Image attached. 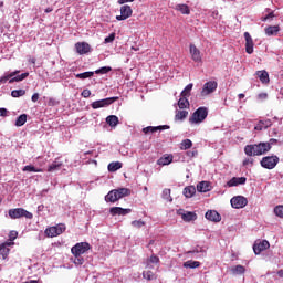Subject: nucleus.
<instances>
[{"mask_svg": "<svg viewBox=\"0 0 283 283\" xmlns=\"http://www.w3.org/2000/svg\"><path fill=\"white\" fill-rule=\"evenodd\" d=\"M132 227H135V229H143V227H145V221L143 220L132 221Z\"/></svg>", "mask_w": 283, "mask_h": 283, "instance_id": "49530a36", "label": "nucleus"}, {"mask_svg": "<svg viewBox=\"0 0 283 283\" xmlns=\"http://www.w3.org/2000/svg\"><path fill=\"white\" fill-rule=\"evenodd\" d=\"M238 185H247V177H233L227 182V187H238Z\"/></svg>", "mask_w": 283, "mask_h": 283, "instance_id": "6ab92c4d", "label": "nucleus"}, {"mask_svg": "<svg viewBox=\"0 0 283 283\" xmlns=\"http://www.w3.org/2000/svg\"><path fill=\"white\" fill-rule=\"evenodd\" d=\"M178 107L179 109H187V107H189V99H187L185 96H181V98L178 101Z\"/></svg>", "mask_w": 283, "mask_h": 283, "instance_id": "4c0bfd02", "label": "nucleus"}, {"mask_svg": "<svg viewBox=\"0 0 283 283\" xmlns=\"http://www.w3.org/2000/svg\"><path fill=\"white\" fill-rule=\"evenodd\" d=\"M12 244H14V242L10 241H6L4 243L0 244L1 247H4L8 249V247H12Z\"/></svg>", "mask_w": 283, "mask_h": 283, "instance_id": "13d9d810", "label": "nucleus"}, {"mask_svg": "<svg viewBox=\"0 0 283 283\" xmlns=\"http://www.w3.org/2000/svg\"><path fill=\"white\" fill-rule=\"evenodd\" d=\"M197 191L199 193H207V191H211V185L209 181H201L197 185Z\"/></svg>", "mask_w": 283, "mask_h": 283, "instance_id": "5701e85b", "label": "nucleus"}, {"mask_svg": "<svg viewBox=\"0 0 283 283\" xmlns=\"http://www.w3.org/2000/svg\"><path fill=\"white\" fill-rule=\"evenodd\" d=\"M277 163H280V157L272 155L263 157L260 165L263 169H275V167H277Z\"/></svg>", "mask_w": 283, "mask_h": 283, "instance_id": "39448f33", "label": "nucleus"}, {"mask_svg": "<svg viewBox=\"0 0 283 283\" xmlns=\"http://www.w3.org/2000/svg\"><path fill=\"white\" fill-rule=\"evenodd\" d=\"M71 260L75 266H83L85 264V259L81 254L74 255Z\"/></svg>", "mask_w": 283, "mask_h": 283, "instance_id": "72a5a7b5", "label": "nucleus"}, {"mask_svg": "<svg viewBox=\"0 0 283 283\" xmlns=\"http://www.w3.org/2000/svg\"><path fill=\"white\" fill-rule=\"evenodd\" d=\"M134 0H118L119 6H123V3H132Z\"/></svg>", "mask_w": 283, "mask_h": 283, "instance_id": "e2e57ef3", "label": "nucleus"}, {"mask_svg": "<svg viewBox=\"0 0 283 283\" xmlns=\"http://www.w3.org/2000/svg\"><path fill=\"white\" fill-rule=\"evenodd\" d=\"M91 247L87 242H80L76 243L72 249L71 252L73 255H83L90 251Z\"/></svg>", "mask_w": 283, "mask_h": 283, "instance_id": "0eeeda50", "label": "nucleus"}, {"mask_svg": "<svg viewBox=\"0 0 283 283\" xmlns=\"http://www.w3.org/2000/svg\"><path fill=\"white\" fill-rule=\"evenodd\" d=\"M175 10H177L181 14H191V10L189 9V6H187V4H177L175 7Z\"/></svg>", "mask_w": 283, "mask_h": 283, "instance_id": "c85d7f7f", "label": "nucleus"}, {"mask_svg": "<svg viewBox=\"0 0 283 283\" xmlns=\"http://www.w3.org/2000/svg\"><path fill=\"white\" fill-rule=\"evenodd\" d=\"M75 49L77 54H87L88 52H91L92 46H90V44L87 42H77L75 44Z\"/></svg>", "mask_w": 283, "mask_h": 283, "instance_id": "2eb2a0df", "label": "nucleus"}, {"mask_svg": "<svg viewBox=\"0 0 283 283\" xmlns=\"http://www.w3.org/2000/svg\"><path fill=\"white\" fill-rule=\"evenodd\" d=\"M92 76H94V72L92 71L75 74V77L80 78L81 81H85V78H92Z\"/></svg>", "mask_w": 283, "mask_h": 283, "instance_id": "f704fd0d", "label": "nucleus"}, {"mask_svg": "<svg viewBox=\"0 0 283 283\" xmlns=\"http://www.w3.org/2000/svg\"><path fill=\"white\" fill-rule=\"evenodd\" d=\"M112 72V66H103L101 69H97L94 74H107Z\"/></svg>", "mask_w": 283, "mask_h": 283, "instance_id": "c03bdc74", "label": "nucleus"}, {"mask_svg": "<svg viewBox=\"0 0 283 283\" xmlns=\"http://www.w3.org/2000/svg\"><path fill=\"white\" fill-rule=\"evenodd\" d=\"M65 231V224L60 223L55 227L48 228L45 230V234L48 238H56V235H61Z\"/></svg>", "mask_w": 283, "mask_h": 283, "instance_id": "6e6552de", "label": "nucleus"}, {"mask_svg": "<svg viewBox=\"0 0 283 283\" xmlns=\"http://www.w3.org/2000/svg\"><path fill=\"white\" fill-rule=\"evenodd\" d=\"M118 101V97H107L104 99L95 101L91 104L92 109H101L103 107H109V105H113V103H116Z\"/></svg>", "mask_w": 283, "mask_h": 283, "instance_id": "423d86ee", "label": "nucleus"}, {"mask_svg": "<svg viewBox=\"0 0 283 283\" xmlns=\"http://www.w3.org/2000/svg\"><path fill=\"white\" fill-rule=\"evenodd\" d=\"M63 167V161H61V159H55L49 167H48V171L50 174L54 172V171H59L61 168Z\"/></svg>", "mask_w": 283, "mask_h": 283, "instance_id": "4be33fe9", "label": "nucleus"}, {"mask_svg": "<svg viewBox=\"0 0 283 283\" xmlns=\"http://www.w3.org/2000/svg\"><path fill=\"white\" fill-rule=\"evenodd\" d=\"M118 169H123V163L113 161L108 164V171L114 172V171H118Z\"/></svg>", "mask_w": 283, "mask_h": 283, "instance_id": "c756f323", "label": "nucleus"}, {"mask_svg": "<svg viewBox=\"0 0 283 283\" xmlns=\"http://www.w3.org/2000/svg\"><path fill=\"white\" fill-rule=\"evenodd\" d=\"M161 198L167 200V202H174V198H171V189L166 188L163 190Z\"/></svg>", "mask_w": 283, "mask_h": 283, "instance_id": "e433bc0d", "label": "nucleus"}, {"mask_svg": "<svg viewBox=\"0 0 283 283\" xmlns=\"http://www.w3.org/2000/svg\"><path fill=\"white\" fill-rule=\"evenodd\" d=\"M276 143H277V139L271 138L268 143H265V145H270V147H272V145H275Z\"/></svg>", "mask_w": 283, "mask_h": 283, "instance_id": "bf43d9fd", "label": "nucleus"}, {"mask_svg": "<svg viewBox=\"0 0 283 283\" xmlns=\"http://www.w3.org/2000/svg\"><path fill=\"white\" fill-rule=\"evenodd\" d=\"M0 116H8V109L0 108Z\"/></svg>", "mask_w": 283, "mask_h": 283, "instance_id": "680f3d73", "label": "nucleus"}, {"mask_svg": "<svg viewBox=\"0 0 283 283\" xmlns=\"http://www.w3.org/2000/svg\"><path fill=\"white\" fill-rule=\"evenodd\" d=\"M232 275H244L247 273V269L243 265H235L231 269Z\"/></svg>", "mask_w": 283, "mask_h": 283, "instance_id": "cd10ccee", "label": "nucleus"}, {"mask_svg": "<svg viewBox=\"0 0 283 283\" xmlns=\"http://www.w3.org/2000/svg\"><path fill=\"white\" fill-rule=\"evenodd\" d=\"M25 123H28V115L22 114L19 117H17L15 127H23V125H25Z\"/></svg>", "mask_w": 283, "mask_h": 283, "instance_id": "7c9ffc66", "label": "nucleus"}, {"mask_svg": "<svg viewBox=\"0 0 283 283\" xmlns=\"http://www.w3.org/2000/svg\"><path fill=\"white\" fill-rule=\"evenodd\" d=\"M22 171H29V172H33V174H41V172H43V169L36 168L33 165H28V166H24L22 168Z\"/></svg>", "mask_w": 283, "mask_h": 283, "instance_id": "473e14b6", "label": "nucleus"}, {"mask_svg": "<svg viewBox=\"0 0 283 283\" xmlns=\"http://www.w3.org/2000/svg\"><path fill=\"white\" fill-rule=\"evenodd\" d=\"M206 219L210 222H220V220H222V217L216 210H208L206 212Z\"/></svg>", "mask_w": 283, "mask_h": 283, "instance_id": "a211bd4d", "label": "nucleus"}, {"mask_svg": "<svg viewBox=\"0 0 283 283\" xmlns=\"http://www.w3.org/2000/svg\"><path fill=\"white\" fill-rule=\"evenodd\" d=\"M191 147H193V143L191 142V139H184L180 144V149H191Z\"/></svg>", "mask_w": 283, "mask_h": 283, "instance_id": "79ce46f5", "label": "nucleus"}, {"mask_svg": "<svg viewBox=\"0 0 283 283\" xmlns=\"http://www.w3.org/2000/svg\"><path fill=\"white\" fill-rule=\"evenodd\" d=\"M111 216H128L132 213V209L129 208H120V207H112L109 209Z\"/></svg>", "mask_w": 283, "mask_h": 283, "instance_id": "4468645a", "label": "nucleus"}, {"mask_svg": "<svg viewBox=\"0 0 283 283\" xmlns=\"http://www.w3.org/2000/svg\"><path fill=\"white\" fill-rule=\"evenodd\" d=\"M193 90V84H188L184 91L181 92L180 96H184L186 98H189L191 96V91Z\"/></svg>", "mask_w": 283, "mask_h": 283, "instance_id": "c9c22d12", "label": "nucleus"}, {"mask_svg": "<svg viewBox=\"0 0 283 283\" xmlns=\"http://www.w3.org/2000/svg\"><path fill=\"white\" fill-rule=\"evenodd\" d=\"M145 280H148V282H151V280H154V272L151 271H146L143 273Z\"/></svg>", "mask_w": 283, "mask_h": 283, "instance_id": "09e8293b", "label": "nucleus"}, {"mask_svg": "<svg viewBox=\"0 0 283 283\" xmlns=\"http://www.w3.org/2000/svg\"><path fill=\"white\" fill-rule=\"evenodd\" d=\"M245 39V52L247 54H253V38H251V34L249 32H244L243 34Z\"/></svg>", "mask_w": 283, "mask_h": 283, "instance_id": "dca6fc26", "label": "nucleus"}, {"mask_svg": "<svg viewBox=\"0 0 283 283\" xmlns=\"http://www.w3.org/2000/svg\"><path fill=\"white\" fill-rule=\"evenodd\" d=\"M269 247H271V244L266 240L255 241L253 244V251H254L255 255H260V253H262V251H266V249H269Z\"/></svg>", "mask_w": 283, "mask_h": 283, "instance_id": "f8f14e48", "label": "nucleus"}, {"mask_svg": "<svg viewBox=\"0 0 283 283\" xmlns=\"http://www.w3.org/2000/svg\"><path fill=\"white\" fill-rule=\"evenodd\" d=\"M189 116V112L187 111H177L175 115V120H185Z\"/></svg>", "mask_w": 283, "mask_h": 283, "instance_id": "58836bf2", "label": "nucleus"}, {"mask_svg": "<svg viewBox=\"0 0 283 283\" xmlns=\"http://www.w3.org/2000/svg\"><path fill=\"white\" fill-rule=\"evenodd\" d=\"M189 52L195 63H200L202 61V55L200 54V50L197 46H195V44H190Z\"/></svg>", "mask_w": 283, "mask_h": 283, "instance_id": "ddd939ff", "label": "nucleus"}, {"mask_svg": "<svg viewBox=\"0 0 283 283\" xmlns=\"http://www.w3.org/2000/svg\"><path fill=\"white\" fill-rule=\"evenodd\" d=\"M133 13H134V11L132 10V7H129L128 4L122 6L120 7V15H117L116 20L125 21L126 19H129V17H132Z\"/></svg>", "mask_w": 283, "mask_h": 283, "instance_id": "9b49d317", "label": "nucleus"}, {"mask_svg": "<svg viewBox=\"0 0 283 283\" xmlns=\"http://www.w3.org/2000/svg\"><path fill=\"white\" fill-rule=\"evenodd\" d=\"M149 262H151V264H158V262H160V258H158L156 254H153L149 259Z\"/></svg>", "mask_w": 283, "mask_h": 283, "instance_id": "603ef678", "label": "nucleus"}, {"mask_svg": "<svg viewBox=\"0 0 283 283\" xmlns=\"http://www.w3.org/2000/svg\"><path fill=\"white\" fill-rule=\"evenodd\" d=\"M230 203L233 209H244V206L249 205V200L245 197L237 196L230 200Z\"/></svg>", "mask_w": 283, "mask_h": 283, "instance_id": "1a4fd4ad", "label": "nucleus"}, {"mask_svg": "<svg viewBox=\"0 0 283 283\" xmlns=\"http://www.w3.org/2000/svg\"><path fill=\"white\" fill-rule=\"evenodd\" d=\"M9 218L12 220H18L19 218H27V220H32L34 214L23 208H13L9 210Z\"/></svg>", "mask_w": 283, "mask_h": 283, "instance_id": "20e7f679", "label": "nucleus"}, {"mask_svg": "<svg viewBox=\"0 0 283 283\" xmlns=\"http://www.w3.org/2000/svg\"><path fill=\"white\" fill-rule=\"evenodd\" d=\"M106 123L109 125V127H116L119 123L118 116L116 115H109L106 117Z\"/></svg>", "mask_w": 283, "mask_h": 283, "instance_id": "bb28decb", "label": "nucleus"}, {"mask_svg": "<svg viewBox=\"0 0 283 283\" xmlns=\"http://www.w3.org/2000/svg\"><path fill=\"white\" fill-rule=\"evenodd\" d=\"M195 193H196V187L195 186H188L184 189V196L186 198H193Z\"/></svg>", "mask_w": 283, "mask_h": 283, "instance_id": "2f4dec72", "label": "nucleus"}, {"mask_svg": "<svg viewBox=\"0 0 283 283\" xmlns=\"http://www.w3.org/2000/svg\"><path fill=\"white\" fill-rule=\"evenodd\" d=\"M81 96H83V98H90V96H92V91L85 88L82 91Z\"/></svg>", "mask_w": 283, "mask_h": 283, "instance_id": "3c124183", "label": "nucleus"}, {"mask_svg": "<svg viewBox=\"0 0 283 283\" xmlns=\"http://www.w3.org/2000/svg\"><path fill=\"white\" fill-rule=\"evenodd\" d=\"M11 96L13 98H21V96H25V90H13Z\"/></svg>", "mask_w": 283, "mask_h": 283, "instance_id": "37998d69", "label": "nucleus"}, {"mask_svg": "<svg viewBox=\"0 0 283 283\" xmlns=\"http://www.w3.org/2000/svg\"><path fill=\"white\" fill-rule=\"evenodd\" d=\"M255 129L259 132H262L264 129V124H262V120L259 122V124L255 126Z\"/></svg>", "mask_w": 283, "mask_h": 283, "instance_id": "6e6d98bb", "label": "nucleus"}, {"mask_svg": "<svg viewBox=\"0 0 283 283\" xmlns=\"http://www.w3.org/2000/svg\"><path fill=\"white\" fill-rule=\"evenodd\" d=\"M30 76L29 72L22 73L20 75H14L11 80H9V83H20V81H25Z\"/></svg>", "mask_w": 283, "mask_h": 283, "instance_id": "a878e982", "label": "nucleus"}, {"mask_svg": "<svg viewBox=\"0 0 283 283\" xmlns=\"http://www.w3.org/2000/svg\"><path fill=\"white\" fill-rule=\"evenodd\" d=\"M255 75L260 78L261 83L266 84L270 82L269 72L266 71H256Z\"/></svg>", "mask_w": 283, "mask_h": 283, "instance_id": "b1692460", "label": "nucleus"}, {"mask_svg": "<svg viewBox=\"0 0 283 283\" xmlns=\"http://www.w3.org/2000/svg\"><path fill=\"white\" fill-rule=\"evenodd\" d=\"M209 116V109L205 106L199 107L192 116L189 118V123L192 125H198L200 123H203V120Z\"/></svg>", "mask_w": 283, "mask_h": 283, "instance_id": "7ed1b4c3", "label": "nucleus"}, {"mask_svg": "<svg viewBox=\"0 0 283 283\" xmlns=\"http://www.w3.org/2000/svg\"><path fill=\"white\" fill-rule=\"evenodd\" d=\"M277 32H280L279 25H270V27L265 28V34L268 36H275V35H277Z\"/></svg>", "mask_w": 283, "mask_h": 283, "instance_id": "393cba45", "label": "nucleus"}, {"mask_svg": "<svg viewBox=\"0 0 283 283\" xmlns=\"http://www.w3.org/2000/svg\"><path fill=\"white\" fill-rule=\"evenodd\" d=\"M19 72L21 71H14V72H11L10 74L8 75H4L0 78V83H8V81H10L12 77L17 76V74H19Z\"/></svg>", "mask_w": 283, "mask_h": 283, "instance_id": "a19ab883", "label": "nucleus"}, {"mask_svg": "<svg viewBox=\"0 0 283 283\" xmlns=\"http://www.w3.org/2000/svg\"><path fill=\"white\" fill-rule=\"evenodd\" d=\"M127 196H132V190L128 188H118L111 190L106 197V202H117L120 198H127Z\"/></svg>", "mask_w": 283, "mask_h": 283, "instance_id": "f03ea898", "label": "nucleus"}, {"mask_svg": "<svg viewBox=\"0 0 283 283\" xmlns=\"http://www.w3.org/2000/svg\"><path fill=\"white\" fill-rule=\"evenodd\" d=\"M268 94L266 93H260L259 95H258V97L259 98H263V99H265V98H268Z\"/></svg>", "mask_w": 283, "mask_h": 283, "instance_id": "0e129e2a", "label": "nucleus"}, {"mask_svg": "<svg viewBox=\"0 0 283 283\" xmlns=\"http://www.w3.org/2000/svg\"><path fill=\"white\" fill-rule=\"evenodd\" d=\"M0 254L2 255V259L6 260L8 255L10 254V248H4V245H0Z\"/></svg>", "mask_w": 283, "mask_h": 283, "instance_id": "a18cd8bd", "label": "nucleus"}, {"mask_svg": "<svg viewBox=\"0 0 283 283\" xmlns=\"http://www.w3.org/2000/svg\"><path fill=\"white\" fill-rule=\"evenodd\" d=\"M277 275H279V277H283V270H279Z\"/></svg>", "mask_w": 283, "mask_h": 283, "instance_id": "338daca9", "label": "nucleus"}, {"mask_svg": "<svg viewBox=\"0 0 283 283\" xmlns=\"http://www.w3.org/2000/svg\"><path fill=\"white\" fill-rule=\"evenodd\" d=\"M214 90H218V82H207L205 83L203 88L201 91V96H209V94H213Z\"/></svg>", "mask_w": 283, "mask_h": 283, "instance_id": "9d476101", "label": "nucleus"}, {"mask_svg": "<svg viewBox=\"0 0 283 283\" xmlns=\"http://www.w3.org/2000/svg\"><path fill=\"white\" fill-rule=\"evenodd\" d=\"M198 266H200V262L198 261H187L184 263V268L185 269H198Z\"/></svg>", "mask_w": 283, "mask_h": 283, "instance_id": "ea45409f", "label": "nucleus"}, {"mask_svg": "<svg viewBox=\"0 0 283 283\" xmlns=\"http://www.w3.org/2000/svg\"><path fill=\"white\" fill-rule=\"evenodd\" d=\"M165 129H170L169 125H161V126H147L145 128H143V132L145 134H156V132H163Z\"/></svg>", "mask_w": 283, "mask_h": 283, "instance_id": "f3484780", "label": "nucleus"}, {"mask_svg": "<svg viewBox=\"0 0 283 283\" xmlns=\"http://www.w3.org/2000/svg\"><path fill=\"white\" fill-rule=\"evenodd\" d=\"M273 17H275V14L273 12L269 13L268 15H265L262 21H269V19H273Z\"/></svg>", "mask_w": 283, "mask_h": 283, "instance_id": "4d7b16f0", "label": "nucleus"}, {"mask_svg": "<svg viewBox=\"0 0 283 283\" xmlns=\"http://www.w3.org/2000/svg\"><path fill=\"white\" fill-rule=\"evenodd\" d=\"M43 209H45V206H43V205L38 206V213H41V211H43Z\"/></svg>", "mask_w": 283, "mask_h": 283, "instance_id": "69168bd1", "label": "nucleus"}, {"mask_svg": "<svg viewBox=\"0 0 283 283\" xmlns=\"http://www.w3.org/2000/svg\"><path fill=\"white\" fill-rule=\"evenodd\" d=\"M182 210H179V216H181V219L185 222H192V220H198V214H196L195 212H184L181 213Z\"/></svg>", "mask_w": 283, "mask_h": 283, "instance_id": "aec40b11", "label": "nucleus"}, {"mask_svg": "<svg viewBox=\"0 0 283 283\" xmlns=\"http://www.w3.org/2000/svg\"><path fill=\"white\" fill-rule=\"evenodd\" d=\"M174 163V155H164L157 160V165L165 167V165H171Z\"/></svg>", "mask_w": 283, "mask_h": 283, "instance_id": "412c9836", "label": "nucleus"}, {"mask_svg": "<svg viewBox=\"0 0 283 283\" xmlns=\"http://www.w3.org/2000/svg\"><path fill=\"white\" fill-rule=\"evenodd\" d=\"M264 129H268V127H271L272 123L271 119H268L265 122H262Z\"/></svg>", "mask_w": 283, "mask_h": 283, "instance_id": "5fc2aeb1", "label": "nucleus"}, {"mask_svg": "<svg viewBox=\"0 0 283 283\" xmlns=\"http://www.w3.org/2000/svg\"><path fill=\"white\" fill-rule=\"evenodd\" d=\"M274 213L277 218H283V206H276L274 208Z\"/></svg>", "mask_w": 283, "mask_h": 283, "instance_id": "de8ad7c7", "label": "nucleus"}, {"mask_svg": "<svg viewBox=\"0 0 283 283\" xmlns=\"http://www.w3.org/2000/svg\"><path fill=\"white\" fill-rule=\"evenodd\" d=\"M31 101H32L33 103H36V101H39V93H34V94L32 95V97H31Z\"/></svg>", "mask_w": 283, "mask_h": 283, "instance_id": "052dcab7", "label": "nucleus"}, {"mask_svg": "<svg viewBox=\"0 0 283 283\" xmlns=\"http://www.w3.org/2000/svg\"><path fill=\"white\" fill-rule=\"evenodd\" d=\"M114 39H116V33H111L105 38L104 43H114Z\"/></svg>", "mask_w": 283, "mask_h": 283, "instance_id": "8fccbe9b", "label": "nucleus"}, {"mask_svg": "<svg viewBox=\"0 0 283 283\" xmlns=\"http://www.w3.org/2000/svg\"><path fill=\"white\" fill-rule=\"evenodd\" d=\"M17 235H19V232L17 231H11L10 234H9V240L11 242H14V240H17Z\"/></svg>", "mask_w": 283, "mask_h": 283, "instance_id": "864d4df0", "label": "nucleus"}, {"mask_svg": "<svg viewBox=\"0 0 283 283\" xmlns=\"http://www.w3.org/2000/svg\"><path fill=\"white\" fill-rule=\"evenodd\" d=\"M249 163H253V161H251L250 159H245V160L243 161V165L247 166Z\"/></svg>", "mask_w": 283, "mask_h": 283, "instance_id": "774afa93", "label": "nucleus"}, {"mask_svg": "<svg viewBox=\"0 0 283 283\" xmlns=\"http://www.w3.org/2000/svg\"><path fill=\"white\" fill-rule=\"evenodd\" d=\"M268 151H271V144L259 143L244 147L245 156H264Z\"/></svg>", "mask_w": 283, "mask_h": 283, "instance_id": "f257e3e1", "label": "nucleus"}]
</instances>
